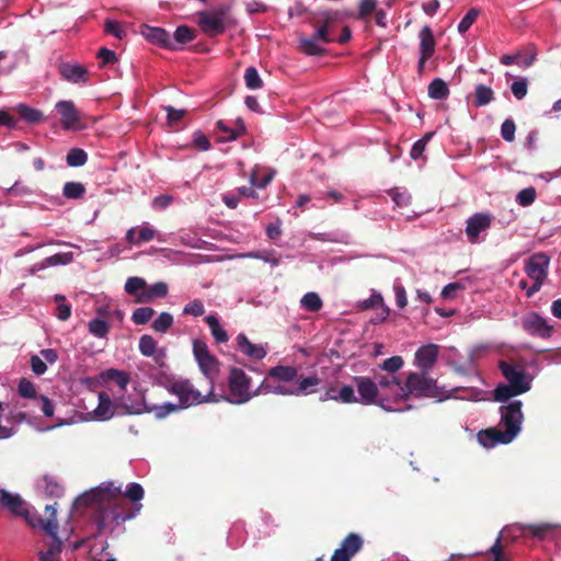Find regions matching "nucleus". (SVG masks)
<instances>
[{
  "instance_id": "a18cd8bd",
  "label": "nucleus",
  "mask_w": 561,
  "mask_h": 561,
  "mask_svg": "<svg viewBox=\"0 0 561 561\" xmlns=\"http://www.w3.org/2000/svg\"><path fill=\"white\" fill-rule=\"evenodd\" d=\"M183 409L182 404L179 402V404L174 403H164L162 405H154L150 409H148L150 412H154L156 417L163 419L170 413L176 412L179 410Z\"/></svg>"
},
{
  "instance_id": "e433bc0d",
  "label": "nucleus",
  "mask_w": 561,
  "mask_h": 561,
  "mask_svg": "<svg viewBox=\"0 0 561 561\" xmlns=\"http://www.w3.org/2000/svg\"><path fill=\"white\" fill-rule=\"evenodd\" d=\"M494 99V92L490 87L478 84L474 91V105L477 107L489 104Z\"/></svg>"
},
{
  "instance_id": "2f4dec72",
  "label": "nucleus",
  "mask_w": 561,
  "mask_h": 561,
  "mask_svg": "<svg viewBox=\"0 0 561 561\" xmlns=\"http://www.w3.org/2000/svg\"><path fill=\"white\" fill-rule=\"evenodd\" d=\"M196 33L193 28L188 27L187 25H180L176 27L173 36H171V41L173 42V45L178 47V49H181V46L192 42L195 39Z\"/></svg>"
},
{
  "instance_id": "09e8293b",
  "label": "nucleus",
  "mask_w": 561,
  "mask_h": 561,
  "mask_svg": "<svg viewBox=\"0 0 561 561\" xmlns=\"http://www.w3.org/2000/svg\"><path fill=\"white\" fill-rule=\"evenodd\" d=\"M18 392L21 397L26 399H36L37 400V392L35 389V386L32 381L28 379H21L18 386Z\"/></svg>"
},
{
  "instance_id": "13d9d810",
  "label": "nucleus",
  "mask_w": 561,
  "mask_h": 561,
  "mask_svg": "<svg viewBox=\"0 0 561 561\" xmlns=\"http://www.w3.org/2000/svg\"><path fill=\"white\" fill-rule=\"evenodd\" d=\"M108 502L113 505V508H115V513H118V515H130V519L135 517L136 513L133 512L128 505L122 500L117 497H108Z\"/></svg>"
},
{
  "instance_id": "bf43d9fd",
  "label": "nucleus",
  "mask_w": 561,
  "mask_h": 561,
  "mask_svg": "<svg viewBox=\"0 0 561 561\" xmlns=\"http://www.w3.org/2000/svg\"><path fill=\"white\" fill-rule=\"evenodd\" d=\"M248 256L257 259V260H262L266 263H270L272 266H277L280 261L279 256H276L274 253L267 252V251L251 252L248 254Z\"/></svg>"
},
{
  "instance_id": "a211bd4d",
  "label": "nucleus",
  "mask_w": 561,
  "mask_h": 561,
  "mask_svg": "<svg viewBox=\"0 0 561 561\" xmlns=\"http://www.w3.org/2000/svg\"><path fill=\"white\" fill-rule=\"evenodd\" d=\"M141 34L147 41L154 45L171 50H178V47L173 45L171 41V35L164 28L145 25Z\"/></svg>"
},
{
  "instance_id": "9b49d317",
  "label": "nucleus",
  "mask_w": 561,
  "mask_h": 561,
  "mask_svg": "<svg viewBox=\"0 0 561 561\" xmlns=\"http://www.w3.org/2000/svg\"><path fill=\"white\" fill-rule=\"evenodd\" d=\"M122 516L123 515L115 513V508H113V505L108 502L107 499H103L98 505L94 514V520L99 530H104L112 525L116 526L130 519V515H125L124 517Z\"/></svg>"
},
{
  "instance_id": "6e6552de",
  "label": "nucleus",
  "mask_w": 561,
  "mask_h": 561,
  "mask_svg": "<svg viewBox=\"0 0 561 561\" xmlns=\"http://www.w3.org/2000/svg\"><path fill=\"white\" fill-rule=\"evenodd\" d=\"M353 380L359 394L358 403L365 405L378 404L382 409L390 411L386 405L387 398L379 391L373 378L355 376Z\"/></svg>"
},
{
  "instance_id": "a19ab883",
  "label": "nucleus",
  "mask_w": 561,
  "mask_h": 561,
  "mask_svg": "<svg viewBox=\"0 0 561 561\" xmlns=\"http://www.w3.org/2000/svg\"><path fill=\"white\" fill-rule=\"evenodd\" d=\"M244 81L247 88L257 90L263 87V81L255 67H248L244 71Z\"/></svg>"
},
{
  "instance_id": "603ef678",
  "label": "nucleus",
  "mask_w": 561,
  "mask_h": 561,
  "mask_svg": "<svg viewBox=\"0 0 561 561\" xmlns=\"http://www.w3.org/2000/svg\"><path fill=\"white\" fill-rule=\"evenodd\" d=\"M479 15V11L476 8H471L466 15L461 19L458 24V32L465 34L471 25L474 23Z\"/></svg>"
},
{
  "instance_id": "4468645a",
  "label": "nucleus",
  "mask_w": 561,
  "mask_h": 561,
  "mask_svg": "<svg viewBox=\"0 0 561 561\" xmlns=\"http://www.w3.org/2000/svg\"><path fill=\"white\" fill-rule=\"evenodd\" d=\"M420 59L417 62V72L423 73L426 61L434 55L435 53V38L433 32L428 25H424L420 33Z\"/></svg>"
},
{
  "instance_id": "dca6fc26",
  "label": "nucleus",
  "mask_w": 561,
  "mask_h": 561,
  "mask_svg": "<svg viewBox=\"0 0 561 561\" xmlns=\"http://www.w3.org/2000/svg\"><path fill=\"white\" fill-rule=\"evenodd\" d=\"M439 348L436 344L421 346L414 356V363L421 371L428 373L438 358Z\"/></svg>"
},
{
  "instance_id": "b1692460",
  "label": "nucleus",
  "mask_w": 561,
  "mask_h": 561,
  "mask_svg": "<svg viewBox=\"0 0 561 561\" xmlns=\"http://www.w3.org/2000/svg\"><path fill=\"white\" fill-rule=\"evenodd\" d=\"M201 371L208 380V385H214V378L219 371V362L214 355H208L197 360Z\"/></svg>"
},
{
  "instance_id": "4d7b16f0",
  "label": "nucleus",
  "mask_w": 561,
  "mask_h": 561,
  "mask_svg": "<svg viewBox=\"0 0 561 561\" xmlns=\"http://www.w3.org/2000/svg\"><path fill=\"white\" fill-rule=\"evenodd\" d=\"M163 108L167 112V123L170 127L175 126L186 114L185 110H175L170 105Z\"/></svg>"
},
{
  "instance_id": "1a4fd4ad",
  "label": "nucleus",
  "mask_w": 561,
  "mask_h": 561,
  "mask_svg": "<svg viewBox=\"0 0 561 561\" xmlns=\"http://www.w3.org/2000/svg\"><path fill=\"white\" fill-rule=\"evenodd\" d=\"M45 519L43 526H37L38 529H43L47 535L50 536L51 541L48 545L47 554L54 556L59 560V554L62 551V541L58 538L59 525L56 519L55 505L45 506Z\"/></svg>"
},
{
  "instance_id": "052dcab7",
  "label": "nucleus",
  "mask_w": 561,
  "mask_h": 561,
  "mask_svg": "<svg viewBox=\"0 0 561 561\" xmlns=\"http://www.w3.org/2000/svg\"><path fill=\"white\" fill-rule=\"evenodd\" d=\"M124 495L131 502H139L144 497V489L139 483H129Z\"/></svg>"
},
{
  "instance_id": "f3484780",
  "label": "nucleus",
  "mask_w": 561,
  "mask_h": 561,
  "mask_svg": "<svg viewBox=\"0 0 561 561\" xmlns=\"http://www.w3.org/2000/svg\"><path fill=\"white\" fill-rule=\"evenodd\" d=\"M492 218L489 214L477 213L467 220L466 234L471 243L477 242L481 232L488 230Z\"/></svg>"
},
{
  "instance_id": "f257e3e1",
  "label": "nucleus",
  "mask_w": 561,
  "mask_h": 561,
  "mask_svg": "<svg viewBox=\"0 0 561 561\" xmlns=\"http://www.w3.org/2000/svg\"><path fill=\"white\" fill-rule=\"evenodd\" d=\"M522 407L523 403L519 400L502 405L500 408L501 424L505 426V430L501 431L496 427H490L480 431L477 435L478 442L486 448L511 443L520 432V424L524 419Z\"/></svg>"
},
{
  "instance_id": "7c9ffc66",
  "label": "nucleus",
  "mask_w": 561,
  "mask_h": 561,
  "mask_svg": "<svg viewBox=\"0 0 561 561\" xmlns=\"http://www.w3.org/2000/svg\"><path fill=\"white\" fill-rule=\"evenodd\" d=\"M319 377L308 376L299 379L298 386L294 388L296 396H307L316 392V388L320 385Z\"/></svg>"
},
{
  "instance_id": "72a5a7b5",
  "label": "nucleus",
  "mask_w": 561,
  "mask_h": 561,
  "mask_svg": "<svg viewBox=\"0 0 561 561\" xmlns=\"http://www.w3.org/2000/svg\"><path fill=\"white\" fill-rule=\"evenodd\" d=\"M427 93L431 99L445 100L449 95V89L443 79L436 78L428 84Z\"/></svg>"
},
{
  "instance_id": "7ed1b4c3",
  "label": "nucleus",
  "mask_w": 561,
  "mask_h": 561,
  "mask_svg": "<svg viewBox=\"0 0 561 561\" xmlns=\"http://www.w3.org/2000/svg\"><path fill=\"white\" fill-rule=\"evenodd\" d=\"M439 394L437 381L428 376V373L414 371L409 373L405 381L400 388L401 400H407L410 397L416 398H434Z\"/></svg>"
},
{
  "instance_id": "20e7f679",
  "label": "nucleus",
  "mask_w": 561,
  "mask_h": 561,
  "mask_svg": "<svg viewBox=\"0 0 561 561\" xmlns=\"http://www.w3.org/2000/svg\"><path fill=\"white\" fill-rule=\"evenodd\" d=\"M0 505L8 510L13 516L23 518L32 528L43 526L45 517L39 516L34 507L20 494L0 490Z\"/></svg>"
},
{
  "instance_id": "5701e85b",
  "label": "nucleus",
  "mask_w": 561,
  "mask_h": 561,
  "mask_svg": "<svg viewBox=\"0 0 561 561\" xmlns=\"http://www.w3.org/2000/svg\"><path fill=\"white\" fill-rule=\"evenodd\" d=\"M156 236V230L149 226L140 227L138 230L136 228H130L126 232V241L130 244H140L142 242H148L152 240Z\"/></svg>"
},
{
  "instance_id": "c9c22d12",
  "label": "nucleus",
  "mask_w": 561,
  "mask_h": 561,
  "mask_svg": "<svg viewBox=\"0 0 561 561\" xmlns=\"http://www.w3.org/2000/svg\"><path fill=\"white\" fill-rule=\"evenodd\" d=\"M124 289L128 295L134 296L136 299L141 293L147 290V283L141 277L133 276L126 280Z\"/></svg>"
},
{
  "instance_id": "0e129e2a",
  "label": "nucleus",
  "mask_w": 561,
  "mask_h": 561,
  "mask_svg": "<svg viewBox=\"0 0 561 561\" xmlns=\"http://www.w3.org/2000/svg\"><path fill=\"white\" fill-rule=\"evenodd\" d=\"M273 180V173H266L262 178L259 175L256 170H253L251 173L250 182L252 186H256L260 188H264L267 186Z\"/></svg>"
},
{
  "instance_id": "774afa93",
  "label": "nucleus",
  "mask_w": 561,
  "mask_h": 561,
  "mask_svg": "<svg viewBox=\"0 0 561 561\" xmlns=\"http://www.w3.org/2000/svg\"><path fill=\"white\" fill-rule=\"evenodd\" d=\"M193 354L196 360L210 355L207 344L202 340H194Z\"/></svg>"
},
{
  "instance_id": "e2e57ef3",
  "label": "nucleus",
  "mask_w": 561,
  "mask_h": 561,
  "mask_svg": "<svg viewBox=\"0 0 561 561\" xmlns=\"http://www.w3.org/2000/svg\"><path fill=\"white\" fill-rule=\"evenodd\" d=\"M73 260V253L67 252V253H57L51 256H48L45 259L46 265H58V264H68Z\"/></svg>"
},
{
  "instance_id": "412c9836",
  "label": "nucleus",
  "mask_w": 561,
  "mask_h": 561,
  "mask_svg": "<svg viewBox=\"0 0 561 561\" xmlns=\"http://www.w3.org/2000/svg\"><path fill=\"white\" fill-rule=\"evenodd\" d=\"M236 342L238 348L250 358L263 359L267 354L262 345L251 343L244 333L238 334Z\"/></svg>"
},
{
  "instance_id": "473e14b6",
  "label": "nucleus",
  "mask_w": 561,
  "mask_h": 561,
  "mask_svg": "<svg viewBox=\"0 0 561 561\" xmlns=\"http://www.w3.org/2000/svg\"><path fill=\"white\" fill-rule=\"evenodd\" d=\"M15 111L22 119L30 124H38L44 121V114L39 110L30 107L26 104H19Z\"/></svg>"
},
{
  "instance_id": "58836bf2",
  "label": "nucleus",
  "mask_w": 561,
  "mask_h": 561,
  "mask_svg": "<svg viewBox=\"0 0 561 561\" xmlns=\"http://www.w3.org/2000/svg\"><path fill=\"white\" fill-rule=\"evenodd\" d=\"M66 161L69 167H82L88 161V154L83 149L72 148L67 153Z\"/></svg>"
},
{
  "instance_id": "680f3d73",
  "label": "nucleus",
  "mask_w": 561,
  "mask_h": 561,
  "mask_svg": "<svg viewBox=\"0 0 561 561\" xmlns=\"http://www.w3.org/2000/svg\"><path fill=\"white\" fill-rule=\"evenodd\" d=\"M184 314H191L194 317H199L205 313V307L202 300L194 299L190 301L187 305H185L183 309Z\"/></svg>"
},
{
  "instance_id": "c85d7f7f",
  "label": "nucleus",
  "mask_w": 561,
  "mask_h": 561,
  "mask_svg": "<svg viewBox=\"0 0 561 561\" xmlns=\"http://www.w3.org/2000/svg\"><path fill=\"white\" fill-rule=\"evenodd\" d=\"M216 126L218 128V130H220L221 133L226 134V140L227 141H232V140H236L238 137H240L241 135H243L245 133V125L243 123V121L241 118H238L236 121V127L234 128H230L228 127L224 121L219 119L217 121L216 123Z\"/></svg>"
},
{
  "instance_id": "4be33fe9",
  "label": "nucleus",
  "mask_w": 561,
  "mask_h": 561,
  "mask_svg": "<svg viewBox=\"0 0 561 561\" xmlns=\"http://www.w3.org/2000/svg\"><path fill=\"white\" fill-rule=\"evenodd\" d=\"M168 295V285L164 282L154 283L151 286L147 285V290L141 293L138 298L134 299L136 304H148L154 298H163Z\"/></svg>"
},
{
  "instance_id": "2eb2a0df",
  "label": "nucleus",
  "mask_w": 561,
  "mask_h": 561,
  "mask_svg": "<svg viewBox=\"0 0 561 561\" xmlns=\"http://www.w3.org/2000/svg\"><path fill=\"white\" fill-rule=\"evenodd\" d=\"M56 110L60 115L64 129L80 128V114L72 101L62 100L56 103Z\"/></svg>"
},
{
  "instance_id": "c756f323",
  "label": "nucleus",
  "mask_w": 561,
  "mask_h": 561,
  "mask_svg": "<svg viewBox=\"0 0 561 561\" xmlns=\"http://www.w3.org/2000/svg\"><path fill=\"white\" fill-rule=\"evenodd\" d=\"M205 322L208 324L210 329V333L217 343H227L229 341V335L226 330L220 325L219 320L214 314H208L205 318Z\"/></svg>"
},
{
  "instance_id": "de8ad7c7",
  "label": "nucleus",
  "mask_w": 561,
  "mask_h": 561,
  "mask_svg": "<svg viewBox=\"0 0 561 561\" xmlns=\"http://www.w3.org/2000/svg\"><path fill=\"white\" fill-rule=\"evenodd\" d=\"M339 20V12L337 11H319L314 13L313 21L317 23H321V25H327V28L330 27V25Z\"/></svg>"
},
{
  "instance_id": "cd10ccee",
  "label": "nucleus",
  "mask_w": 561,
  "mask_h": 561,
  "mask_svg": "<svg viewBox=\"0 0 561 561\" xmlns=\"http://www.w3.org/2000/svg\"><path fill=\"white\" fill-rule=\"evenodd\" d=\"M268 376L280 381L288 382L297 378L298 370L293 366L277 365L268 370Z\"/></svg>"
},
{
  "instance_id": "c03bdc74",
  "label": "nucleus",
  "mask_w": 561,
  "mask_h": 561,
  "mask_svg": "<svg viewBox=\"0 0 561 561\" xmlns=\"http://www.w3.org/2000/svg\"><path fill=\"white\" fill-rule=\"evenodd\" d=\"M404 362L401 356H392L385 359L380 365V369L387 371L390 375H394L399 369L402 368Z\"/></svg>"
},
{
  "instance_id": "4c0bfd02",
  "label": "nucleus",
  "mask_w": 561,
  "mask_h": 561,
  "mask_svg": "<svg viewBox=\"0 0 561 561\" xmlns=\"http://www.w3.org/2000/svg\"><path fill=\"white\" fill-rule=\"evenodd\" d=\"M85 186L80 182H66L62 187V195L68 199H79L85 194Z\"/></svg>"
},
{
  "instance_id": "8fccbe9b",
  "label": "nucleus",
  "mask_w": 561,
  "mask_h": 561,
  "mask_svg": "<svg viewBox=\"0 0 561 561\" xmlns=\"http://www.w3.org/2000/svg\"><path fill=\"white\" fill-rule=\"evenodd\" d=\"M157 348V342L151 335H142L139 340V351L145 356H152Z\"/></svg>"
},
{
  "instance_id": "3c124183",
  "label": "nucleus",
  "mask_w": 561,
  "mask_h": 561,
  "mask_svg": "<svg viewBox=\"0 0 561 561\" xmlns=\"http://www.w3.org/2000/svg\"><path fill=\"white\" fill-rule=\"evenodd\" d=\"M55 299L58 302L56 309L57 318L61 321L68 320L71 316V306L66 302L65 296L57 295Z\"/></svg>"
},
{
  "instance_id": "ddd939ff",
  "label": "nucleus",
  "mask_w": 561,
  "mask_h": 561,
  "mask_svg": "<svg viewBox=\"0 0 561 561\" xmlns=\"http://www.w3.org/2000/svg\"><path fill=\"white\" fill-rule=\"evenodd\" d=\"M364 541L358 534L351 533L342 541L341 547L336 549L331 561H351V559L362 550Z\"/></svg>"
},
{
  "instance_id": "6e6d98bb",
  "label": "nucleus",
  "mask_w": 561,
  "mask_h": 561,
  "mask_svg": "<svg viewBox=\"0 0 561 561\" xmlns=\"http://www.w3.org/2000/svg\"><path fill=\"white\" fill-rule=\"evenodd\" d=\"M536 199V190L534 187H527L522 190L517 196L516 201L520 206H529L531 205Z\"/></svg>"
},
{
  "instance_id": "864d4df0",
  "label": "nucleus",
  "mask_w": 561,
  "mask_h": 561,
  "mask_svg": "<svg viewBox=\"0 0 561 561\" xmlns=\"http://www.w3.org/2000/svg\"><path fill=\"white\" fill-rule=\"evenodd\" d=\"M336 401L343 403H358V398L355 396L354 388L346 385L337 392Z\"/></svg>"
},
{
  "instance_id": "f03ea898",
  "label": "nucleus",
  "mask_w": 561,
  "mask_h": 561,
  "mask_svg": "<svg viewBox=\"0 0 561 561\" xmlns=\"http://www.w3.org/2000/svg\"><path fill=\"white\" fill-rule=\"evenodd\" d=\"M499 369L507 383H500L494 389V400L497 402L508 401L511 398L520 396L531 388V380L528 378L522 365L506 360L499 362Z\"/></svg>"
},
{
  "instance_id": "423d86ee",
  "label": "nucleus",
  "mask_w": 561,
  "mask_h": 561,
  "mask_svg": "<svg viewBox=\"0 0 561 561\" xmlns=\"http://www.w3.org/2000/svg\"><path fill=\"white\" fill-rule=\"evenodd\" d=\"M549 265L550 257L543 252L535 253L525 260V273L534 280L533 285L527 288V297H531L541 289L546 278L548 277Z\"/></svg>"
},
{
  "instance_id": "6ab92c4d",
  "label": "nucleus",
  "mask_w": 561,
  "mask_h": 561,
  "mask_svg": "<svg viewBox=\"0 0 561 561\" xmlns=\"http://www.w3.org/2000/svg\"><path fill=\"white\" fill-rule=\"evenodd\" d=\"M58 71L61 78L68 82L87 83L89 79L88 69L78 64L61 62Z\"/></svg>"
},
{
  "instance_id": "f704fd0d",
  "label": "nucleus",
  "mask_w": 561,
  "mask_h": 561,
  "mask_svg": "<svg viewBox=\"0 0 561 561\" xmlns=\"http://www.w3.org/2000/svg\"><path fill=\"white\" fill-rule=\"evenodd\" d=\"M101 377L105 381H114L115 383L118 385L121 390H125L129 381V376L127 375V373L115 368H110L103 371L101 374Z\"/></svg>"
},
{
  "instance_id": "69168bd1",
  "label": "nucleus",
  "mask_w": 561,
  "mask_h": 561,
  "mask_svg": "<svg viewBox=\"0 0 561 561\" xmlns=\"http://www.w3.org/2000/svg\"><path fill=\"white\" fill-rule=\"evenodd\" d=\"M511 90L517 100H523L528 92L527 80L519 79L517 81H514L511 85Z\"/></svg>"
},
{
  "instance_id": "0eeeda50",
  "label": "nucleus",
  "mask_w": 561,
  "mask_h": 561,
  "mask_svg": "<svg viewBox=\"0 0 561 561\" xmlns=\"http://www.w3.org/2000/svg\"><path fill=\"white\" fill-rule=\"evenodd\" d=\"M250 386L251 378L241 368L231 367L228 376V387L232 398L228 401L234 404L250 401L253 396L259 394V389L251 393Z\"/></svg>"
},
{
  "instance_id": "a878e982",
  "label": "nucleus",
  "mask_w": 561,
  "mask_h": 561,
  "mask_svg": "<svg viewBox=\"0 0 561 561\" xmlns=\"http://www.w3.org/2000/svg\"><path fill=\"white\" fill-rule=\"evenodd\" d=\"M94 414L101 420H108L114 415L113 403L106 392L102 391L99 393V404L94 410Z\"/></svg>"
},
{
  "instance_id": "9d476101",
  "label": "nucleus",
  "mask_w": 561,
  "mask_h": 561,
  "mask_svg": "<svg viewBox=\"0 0 561 561\" xmlns=\"http://www.w3.org/2000/svg\"><path fill=\"white\" fill-rule=\"evenodd\" d=\"M227 9L220 8L215 11H202L197 14L198 25L203 33L213 37L226 31Z\"/></svg>"
},
{
  "instance_id": "aec40b11",
  "label": "nucleus",
  "mask_w": 561,
  "mask_h": 561,
  "mask_svg": "<svg viewBox=\"0 0 561 561\" xmlns=\"http://www.w3.org/2000/svg\"><path fill=\"white\" fill-rule=\"evenodd\" d=\"M523 328L533 335L548 337L552 332L547 321L538 313H530L523 320Z\"/></svg>"
},
{
  "instance_id": "ea45409f",
  "label": "nucleus",
  "mask_w": 561,
  "mask_h": 561,
  "mask_svg": "<svg viewBox=\"0 0 561 561\" xmlns=\"http://www.w3.org/2000/svg\"><path fill=\"white\" fill-rule=\"evenodd\" d=\"M89 332L100 339L106 337L110 331V324L102 319L95 318L89 322Z\"/></svg>"
},
{
  "instance_id": "5fc2aeb1",
  "label": "nucleus",
  "mask_w": 561,
  "mask_h": 561,
  "mask_svg": "<svg viewBox=\"0 0 561 561\" xmlns=\"http://www.w3.org/2000/svg\"><path fill=\"white\" fill-rule=\"evenodd\" d=\"M515 122L512 118H507L501 126V136L505 141L512 142L515 140Z\"/></svg>"
},
{
  "instance_id": "37998d69",
  "label": "nucleus",
  "mask_w": 561,
  "mask_h": 561,
  "mask_svg": "<svg viewBox=\"0 0 561 561\" xmlns=\"http://www.w3.org/2000/svg\"><path fill=\"white\" fill-rule=\"evenodd\" d=\"M173 324V317L169 312H161L158 318L152 322V329L156 332L164 333Z\"/></svg>"
},
{
  "instance_id": "338daca9",
  "label": "nucleus",
  "mask_w": 561,
  "mask_h": 561,
  "mask_svg": "<svg viewBox=\"0 0 561 561\" xmlns=\"http://www.w3.org/2000/svg\"><path fill=\"white\" fill-rule=\"evenodd\" d=\"M104 30L106 33L112 34L119 39H122L125 36V31L123 30L122 25L113 20L105 21Z\"/></svg>"
},
{
  "instance_id": "bb28decb",
  "label": "nucleus",
  "mask_w": 561,
  "mask_h": 561,
  "mask_svg": "<svg viewBox=\"0 0 561 561\" xmlns=\"http://www.w3.org/2000/svg\"><path fill=\"white\" fill-rule=\"evenodd\" d=\"M299 49L308 56H322L327 51L313 36L300 38Z\"/></svg>"
},
{
  "instance_id": "f8f14e48",
  "label": "nucleus",
  "mask_w": 561,
  "mask_h": 561,
  "mask_svg": "<svg viewBox=\"0 0 561 561\" xmlns=\"http://www.w3.org/2000/svg\"><path fill=\"white\" fill-rule=\"evenodd\" d=\"M374 381L377 383V388L387 398L392 397L394 401H400V388H402V381L396 375L381 374L378 371L374 373Z\"/></svg>"
},
{
  "instance_id": "49530a36",
  "label": "nucleus",
  "mask_w": 561,
  "mask_h": 561,
  "mask_svg": "<svg viewBox=\"0 0 561 561\" xmlns=\"http://www.w3.org/2000/svg\"><path fill=\"white\" fill-rule=\"evenodd\" d=\"M154 314V310L150 307L137 308L133 314L131 320L135 324H146Z\"/></svg>"
},
{
  "instance_id": "39448f33",
  "label": "nucleus",
  "mask_w": 561,
  "mask_h": 561,
  "mask_svg": "<svg viewBox=\"0 0 561 561\" xmlns=\"http://www.w3.org/2000/svg\"><path fill=\"white\" fill-rule=\"evenodd\" d=\"M171 394L179 398V402L182 408H190L192 405H198L206 402L216 401L214 399V385H208V391L206 394H202L188 379H178L167 387Z\"/></svg>"
},
{
  "instance_id": "393cba45",
  "label": "nucleus",
  "mask_w": 561,
  "mask_h": 561,
  "mask_svg": "<svg viewBox=\"0 0 561 561\" xmlns=\"http://www.w3.org/2000/svg\"><path fill=\"white\" fill-rule=\"evenodd\" d=\"M39 485L47 496L61 497L64 495V486L59 483L57 477L53 474H44Z\"/></svg>"
},
{
  "instance_id": "79ce46f5",
  "label": "nucleus",
  "mask_w": 561,
  "mask_h": 561,
  "mask_svg": "<svg viewBox=\"0 0 561 561\" xmlns=\"http://www.w3.org/2000/svg\"><path fill=\"white\" fill-rule=\"evenodd\" d=\"M300 302L305 309L312 312L319 311L322 308V300L317 293H307Z\"/></svg>"
}]
</instances>
